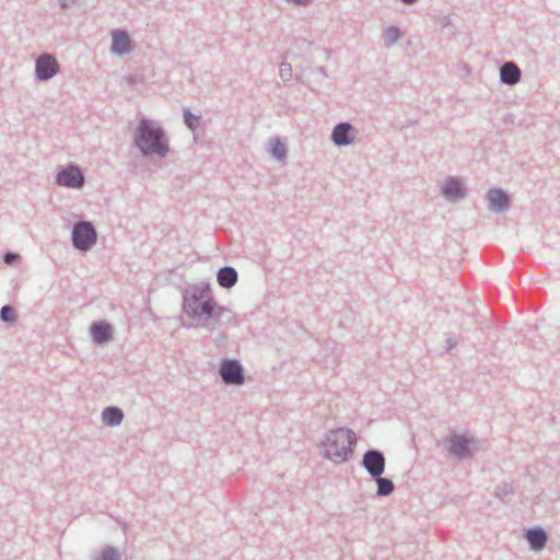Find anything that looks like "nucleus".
Wrapping results in <instances>:
<instances>
[{"instance_id": "1", "label": "nucleus", "mask_w": 560, "mask_h": 560, "mask_svg": "<svg viewBox=\"0 0 560 560\" xmlns=\"http://www.w3.org/2000/svg\"><path fill=\"white\" fill-rule=\"evenodd\" d=\"M183 313L191 318H205L202 327L213 331L218 328L225 308L219 305L209 283L200 282L183 291Z\"/></svg>"}, {"instance_id": "2", "label": "nucleus", "mask_w": 560, "mask_h": 560, "mask_svg": "<svg viewBox=\"0 0 560 560\" xmlns=\"http://www.w3.org/2000/svg\"><path fill=\"white\" fill-rule=\"evenodd\" d=\"M133 142L143 156L165 158L171 150L164 129L145 117L139 120Z\"/></svg>"}, {"instance_id": "3", "label": "nucleus", "mask_w": 560, "mask_h": 560, "mask_svg": "<svg viewBox=\"0 0 560 560\" xmlns=\"http://www.w3.org/2000/svg\"><path fill=\"white\" fill-rule=\"evenodd\" d=\"M357 438L353 431L348 429H337L331 431L324 442L325 456L335 462H346L353 452Z\"/></svg>"}, {"instance_id": "4", "label": "nucleus", "mask_w": 560, "mask_h": 560, "mask_svg": "<svg viewBox=\"0 0 560 560\" xmlns=\"http://www.w3.org/2000/svg\"><path fill=\"white\" fill-rule=\"evenodd\" d=\"M97 242V232L90 221H79L72 228V245L81 252L90 250Z\"/></svg>"}, {"instance_id": "5", "label": "nucleus", "mask_w": 560, "mask_h": 560, "mask_svg": "<svg viewBox=\"0 0 560 560\" xmlns=\"http://www.w3.org/2000/svg\"><path fill=\"white\" fill-rule=\"evenodd\" d=\"M220 376L226 385H243L244 369L240 361L235 359H224L219 369Z\"/></svg>"}, {"instance_id": "6", "label": "nucleus", "mask_w": 560, "mask_h": 560, "mask_svg": "<svg viewBox=\"0 0 560 560\" xmlns=\"http://www.w3.org/2000/svg\"><path fill=\"white\" fill-rule=\"evenodd\" d=\"M60 71L56 57L51 54H43L35 61V77L38 81H48Z\"/></svg>"}, {"instance_id": "7", "label": "nucleus", "mask_w": 560, "mask_h": 560, "mask_svg": "<svg viewBox=\"0 0 560 560\" xmlns=\"http://www.w3.org/2000/svg\"><path fill=\"white\" fill-rule=\"evenodd\" d=\"M56 183L59 186L79 189L83 187L85 178L83 172L78 165L70 164L58 172Z\"/></svg>"}, {"instance_id": "8", "label": "nucleus", "mask_w": 560, "mask_h": 560, "mask_svg": "<svg viewBox=\"0 0 560 560\" xmlns=\"http://www.w3.org/2000/svg\"><path fill=\"white\" fill-rule=\"evenodd\" d=\"M358 131L348 121L337 124L331 131V141L336 147H347L354 142Z\"/></svg>"}, {"instance_id": "9", "label": "nucleus", "mask_w": 560, "mask_h": 560, "mask_svg": "<svg viewBox=\"0 0 560 560\" xmlns=\"http://www.w3.org/2000/svg\"><path fill=\"white\" fill-rule=\"evenodd\" d=\"M363 465L373 477H380L384 468L383 455L376 451H370L363 457Z\"/></svg>"}, {"instance_id": "10", "label": "nucleus", "mask_w": 560, "mask_h": 560, "mask_svg": "<svg viewBox=\"0 0 560 560\" xmlns=\"http://www.w3.org/2000/svg\"><path fill=\"white\" fill-rule=\"evenodd\" d=\"M112 51L119 56L131 51V40L126 31H115L113 33Z\"/></svg>"}, {"instance_id": "11", "label": "nucleus", "mask_w": 560, "mask_h": 560, "mask_svg": "<svg viewBox=\"0 0 560 560\" xmlns=\"http://www.w3.org/2000/svg\"><path fill=\"white\" fill-rule=\"evenodd\" d=\"M91 336L94 342L104 343L112 339V326L106 322H94L90 327Z\"/></svg>"}, {"instance_id": "12", "label": "nucleus", "mask_w": 560, "mask_h": 560, "mask_svg": "<svg viewBox=\"0 0 560 560\" xmlns=\"http://www.w3.org/2000/svg\"><path fill=\"white\" fill-rule=\"evenodd\" d=\"M238 280V273L232 266L221 267L217 272V281L223 289L233 288Z\"/></svg>"}, {"instance_id": "13", "label": "nucleus", "mask_w": 560, "mask_h": 560, "mask_svg": "<svg viewBox=\"0 0 560 560\" xmlns=\"http://www.w3.org/2000/svg\"><path fill=\"white\" fill-rule=\"evenodd\" d=\"M489 208L493 211H502L509 205L506 194L500 189H492L488 194Z\"/></svg>"}, {"instance_id": "14", "label": "nucleus", "mask_w": 560, "mask_h": 560, "mask_svg": "<svg viewBox=\"0 0 560 560\" xmlns=\"http://www.w3.org/2000/svg\"><path fill=\"white\" fill-rule=\"evenodd\" d=\"M472 442L464 436H454L451 440L450 452L458 457H464L470 453Z\"/></svg>"}, {"instance_id": "15", "label": "nucleus", "mask_w": 560, "mask_h": 560, "mask_svg": "<svg viewBox=\"0 0 560 560\" xmlns=\"http://www.w3.org/2000/svg\"><path fill=\"white\" fill-rule=\"evenodd\" d=\"M521 72L517 66L513 62H506L500 70L501 81L506 84H515L520 81Z\"/></svg>"}, {"instance_id": "16", "label": "nucleus", "mask_w": 560, "mask_h": 560, "mask_svg": "<svg viewBox=\"0 0 560 560\" xmlns=\"http://www.w3.org/2000/svg\"><path fill=\"white\" fill-rule=\"evenodd\" d=\"M443 194L450 200H456L464 196V188L457 179L450 178L443 186Z\"/></svg>"}, {"instance_id": "17", "label": "nucleus", "mask_w": 560, "mask_h": 560, "mask_svg": "<svg viewBox=\"0 0 560 560\" xmlns=\"http://www.w3.org/2000/svg\"><path fill=\"white\" fill-rule=\"evenodd\" d=\"M122 411L116 407H108L102 413L103 421L108 425L119 424L122 420Z\"/></svg>"}, {"instance_id": "18", "label": "nucleus", "mask_w": 560, "mask_h": 560, "mask_svg": "<svg viewBox=\"0 0 560 560\" xmlns=\"http://www.w3.org/2000/svg\"><path fill=\"white\" fill-rule=\"evenodd\" d=\"M270 154L278 161L287 159L288 150L283 142L279 138L270 139Z\"/></svg>"}, {"instance_id": "19", "label": "nucleus", "mask_w": 560, "mask_h": 560, "mask_svg": "<svg viewBox=\"0 0 560 560\" xmlns=\"http://www.w3.org/2000/svg\"><path fill=\"white\" fill-rule=\"evenodd\" d=\"M527 539L534 549H541L546 544V534L540 529H532L527 533Z\"/></svg>"}, {"instance_id": "20", "label": "nucleus", "mask_w": 560, "mask_h": 560, "mask_svg": "<svg viewBox=\"0 0 560 560\" xmlns=\"http://www.w3.org/2000/svg\"><path fill=\"white\" fill-rule=\"evenodd\" d=\"M184 122L190 130H196L200 124L201 116L192 114L189 108L183 109Z\"/></svg>"}, {"instance_id": "21", "label": "nucleus", "mask_w": 560, "mask_h": 560, "mask_svg": "<svg viewBox=\"0 0 560 560\" xmlns=\"http://www.w3.org/2000/svg\"><path fill=\"white\" fill-rule=\"evenodd\" d=\"M0 319L7 324H13L16 322L18 316L15 310L11 305H4L0 308Z\"/></svg>"}, {"instance_id": "22", "label": "nucleus", "mask_w": 560, "mask_h": 560, "mask_svg": "<svg viewBox=\"0 0 560 560\" xmlns=\"http://www.w3.org/2000/svg\"><path fill=\"white\" fill-rule=\"evenodd\" d=\"M279 75L283 82H288L292 78V66L289 62H281L279 65Z\"/></svg>"}, {"instance_id": "23", "label": "nucleus", "mask_w": 560, "mask_h": 560, "mask_svg": "<svg viewBox=\"0 0 560 560\" xmlns=\"http://www.w3.org/2000/svg\"><path fill=\"white\" fill-rule=\"evenodd\" d=\"M21 260V256L18 254V253H13V252H7L4 255H3V261L7 264V265H14L16 262H19Z\"/></svg>"}, {"instance_id": "24", "label": "nucleus", "mask_w": 560, "mask_h": 560, "mask_svg": "<svg viewBox=\"0 0 560 560\" xmlns=\"http://www.w3.org/2000/svg\"><path fill=\"white\" fill-rule=\"evenodd\" d=\"M79 0H57V3L61 10L72 8L78 3Z\"/></svg>"}, {"instance_id": "25", "label": "nucleus", "mask_w": 560, "mask_h": 560, "mask_svg": "<svg viewBox=\"0 0 560 560\" xmlns=\"http://www.w3.org/2000/svg\"><path fill=\"white\" fill-rule=\"evenodd\" d=\"M102 560H118V557L114 550H105L102 555Z\"/></svg>"}, {"instance_id": "26", "label": "nucleus", "mask_w": 560, "mask_h": 560, "mask_svg": "<svg viewBox=\"0 0 560 560\" xmlns=\"http://www.w3.org/2000/svg\"><path fill=\"white\" fill-rule=\"evenodd\" d=\"M377 492L378 494H385V479L377 478Z\"/></svg>"}, {"instance_id": "27", "label": "nucleus", "mask_w": 560, "mask_h": 560, "mask_svg": "<svg viewBox=\"0 0 560 560\" xmlns=\"http://www.w3.org/2000/svg\"><path fill=\"white\" fill-rule=\"evenodd\" d=\"M387 39L396 40L398 38V31L395 28L387 30Z\"/></svg>"}, {"instance_id": "28", "label": "nucleus", "mask_w": 560, "mask_h": 560, "mask_svg": "<svg viewBox=\"0 0 560 560\" xmlns=\"http://www.w3.org/2000/svg\"><path fill=\"white\" fill-rule=\"evenodd\" d=\"M290 3H294L296 5L305 7L311 3L312 0H287Z\"/></svg>"}, {"instance_id": "29", "label": "nucleus", "mask_w": 560, "mask_h": 560, "mask_svg": "<svg viewBox=\"0 0 560 560\" xmlns=\"http://www.w3.org/2000/svg\"><path fill=\"white\" fill-rule=\"evenodd\" d=\"M316 73L320 74L323 78L327 77L326 68L325 67H316L314 70Z\"/></svg>"}, {"instance_id": "30", "label": "nucleus", "mask_w": 560, "mask_h": 560, "mask_svg": "<svg viewBox=\"0 0 560 560\" xmlns=\"http://www.w3.org/2000/svg\"><path fill=\"white\" fill-rule=\"evenodd\" d=\"M394 489L392 481L387 480V494H389Z\"/></svg>"}, {"instance_id": "31", "label": "nucleus", "mask_w": 560, "mask_h": 560, "mask_svg": "<svg viewBox=\"0 0 560 560\" xmlns=\"http://www.w3.org/2000/svg\"><path fill=\"white\" fill-rule=\"evenodd\" d=\"M128 81H129V83H135L136 79H135V77L130 75V77H128Z\"/></svg>"}, {"instance_id": "32", "label": "nucleus", "mask_w": 560, "mask_h": 560, "mask_svg": "<svg viewBox=\"0 0 560 560\" xmlns=\"http://www.w3.org/2000/svg\"><path fill=\"white\" fill-rule=\"evenodd\" d=\"M401 1L409 4V3L415 2L416 0H401Z\"/></svg>"}, {"instance_id": "33", "label": "nucleus", "mask_w": 560, "mask_h": 560, "mask_svg": "<svg viewBox=\"0 0 560 560\" xmlns=\"http://www.w3.org/2000/svg\"><path fill=\"white\" fill-rule=\"evenodd\" d=\"M324 51H325V54L327 55V57H329V55H330V50H329V49H325Z\"/></svg>"}]
</instances>
